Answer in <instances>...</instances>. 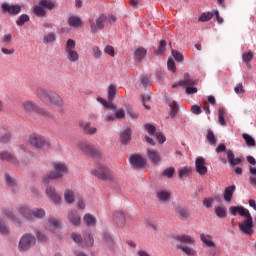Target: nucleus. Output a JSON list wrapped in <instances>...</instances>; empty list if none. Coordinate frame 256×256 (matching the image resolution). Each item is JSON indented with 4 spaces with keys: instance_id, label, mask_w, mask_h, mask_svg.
<instances>
[{
    "instance_id": "obj_1",
    "label": "nucleus",
    "mask_w": 256,
    "mask_h": 256,
    "mask_svg": "<svg viewBox=\"0 0 256 256\" xmlns=\"http://www.w3.org/2000/svg\"><path fill=\"white\" fill-rule=\"evenodd\" d=\"M34 93L45 105H53L54 107H63L65 105L63 98L53 90L37 87Z\"/></svg>"
},
{
    "instance_id": "obj_2",
    "label": "nucleus",
    "mask_w": 256,
    "mask_h": 256,
    "mask_svg": "<svg viewBox=\"0 0 256 256\" xmlns=\"http://www.w3.org/2000/svg\"><path fill=\"white\" fill-rule=\"evenodd\" d=\"M177 244L176 247L179 251H182L187 256H195L197 255V251L195 249L189 247V245H195V239L189 235H177L175 237Z\"/></svg>"
},
{
    "instance_id": "obj_3",
    "label": "nucleus",
    "mask_w": 256,
    "mask_h": 256,
    "mask_svg": "<svg viewBox=\"0 0 256 256\" xmlns=\"http://www.w3.org/2000/svg\"><path fill=\"white\" fill-rule=\"evenodd\" d=\"M27 143L32 149H35L36 151L51 149V141H49V139H47L45 136L38 133L30 134L28 136Z\"/></svg>"
},
{
    "instance_id": "obj_4",
    "label": "nucleus",
    "mask_w": 256,
    "mask_h": 256,
    "mask_svg": "<svg viewBox=\"0 0 256 256\" xmlns=\"http://www.w3.org/2000/svg\"><path fill=\"white\" fill-rule=\"evenodd\" d=\"M67 173H69V168H67V165H65V163H53V171L43 178V184L48 185V183H51V181H55V179L63 178V175H67Z\"/></svg>"
},
{
    "instance_id": "obj_5",
    "label": "nucleus",
    "mask_w": 256,
    "mask_h": 256,
    "mask_svg": "<svg viewBox=\"0 0 256 256\" xmlns=\"http://www.w3.org/2000/svg\"><path fill=\"white\" fill-rule=\"evenodd\" d=\"M22 109L25 113H37L38 115H42L43 117H48V119H55V116L49 112L46 108L40 107L31 100H25L22 102Z\"/></svg>"
},
{
    "instance_id": "obj_6",
    "label": "nucleus",
    "mask_w": 256,
    "mask_h": 256,
    "mask_svg": "<svg viewBox=\"0 0 256 256\" xmlns=\"http://www.w3.org/2000/svg\"><path fill=\"white\" fill-rule=\"evenodd\" d=\"M115 23L116 19L114 16L107 17L105 14H100L98 18L91 17L89 18V25L91 29V33H99V31H103L105 28V23Z\"/></svg>"
},
{
    "instance_id": "obj_7",
    "label": "nucleus",
    "mask_w": 256,
    "mask_h": 256,
    "mask_svg": "<svg viewBox=\"0 0 256 256\" xmlns=\"http://www.w3.org/2000/svg\"><path fill=\"white\" fill-rule=\"evenodd\" d=\"M18 213L22 215L26 221H33V217L34 219H45V215H47V212H45L43 208L30 209L27 206L19 207Z\"/></svg>"
},
{
    "instance_id": "obj_8",
    "label": "nucleus",
    "mask_w": 256,
    "mask_h": 256,
    "mask_svg": "<svg viewBox=\"0 0 256 256\" xmlns=\"http://www.w3.org/2000/svg\"><path fill=\"white\" fill-rule=\"evenodd\" d=\"M91 175L97 177L100 181H113V174L111 173V170L100 162L91 169Z\"/></svg>"
},
{
    "instance_id": "obj_9",
    "label": "nucleus",
    "mask_w": 256,
    "mask_h": 256,
    "mask_svg": "<svg viewBox=\"0 0 256 256\" xmlns=\"http://www.w3.org/2000/svg\"><path fill=\"white\" fill-rule=\"evenodd\" d=\"M77 147L89 157H94L95 159H101L103 157V151L101 148H97L87 142H80Z\"/></svg>"
},
{
    "instance_id": "obj_10",
    "label": "nucleus",
    "mask_w": 256,
    "mask_h": 256,
    "mask_svg": "<svg viewBox=\"0 0 256 256\" xmlns=\"http://www.w3.org/2000/svg\"><path fill=\"white\" fill-rule=\"evenodd\" d=\"M35 243H37V238L35 235L31 233H26L21 236L19 243H18V250L21 253H25V251H29L31 247H34Z\"/></svg>"
},
{
    "instance_id": "obj_11",
    "label": "nucleus",
    "mask_w": 256,
    "mask_h": 256,
    "mask_svg": "<svg viewBox=\"0 0 256 256\" xmlns=\"http://www.w3.org/2000/svg\"><path fill=\"white\" fill-rule=\"evenodd\" d=\"M115 95H117V87L115 85L110 84L108 87V101L103 98H97V101L101 103L106 109H112V111H117V105L113 103V99H115Z\"/></svg>"
},
{
    "instance_id": "obj_12",
    "label": "nucleus",
    "mask_w": 256,
    "mask_h": 256,
    "mask_svg": "<svg viewBox=\"0 0 256 256\" xmlns=\"http://www.w3.org/2000/svg\"><path fill=\"white\" fill-rule=\"evenodd\" d=\"M75 40L68 39L66 42V57L71 63L79 61V53L75 50Z\"/></svg>"
},
{
    "instance_id": "obj_13",
    "label": "nucleus",
    "mask_w": 256,
    "mask_h": 256,
    "mask_svg": "<svg viewBox=\"0 0 256 256\" xmlns=\"http://www.w3.org/2000/svg\"><path fill=\"white\" fill-rule=\"evenodd\" d=\"M63 223L59 218L55 216H50L46 219L44 224V229L46 231H49V233H55L57 229H61Z\"/></svg>"
},
{
    "instance_id": "obj_14",
    "label": "nucleus",
    "mask_w": 256,
    "mask_h": 256,
    "mask_svg": "<svg viewBox=\"0 0 256 256\" xmlns=\"http://www.w3.org/2000/svg\"><path fill=\"white\" fill-rule=\"evenodd\" d=\"M238 227L241 233L251 237V235H253V216H251V214L250 216H246L244 222L238 223Z\"/></svg>"
},
{
    "instance_id": "obj_15",
    "label": "nucleus",
    "mask_w": 256,
    "mask_h": 256,
    "mask_svg": "<svg viewBox=\"0 0 256 256\" xmlns=\"http://www.w3.org/2000/svg\"><path fill=\"white\" fill-rule=\"evenodd\" d=\"M112 221L114 225H116V227H119V229H123L127 221V216L123 211L114 212L112 216Z\"/></svg>"
},
{
    "instance_id": "obj_16",
    "label": "nucleus",
    "mask_w": 256,
    "mask_h": 256,
    "mask_svg": "<svg viewBox=\"0 0 256 256\" xmlns=\"http://www.w3.org/2000/svg\"><path fill=\"white\" fill-rule=\"evenodd\" d=\"M156 199L159 201V203H169V201H171V191L165 188L157 189Z\"/></svg>"
},
{
    "instance_id": "obj_17",
    "label": "nucleus",
    "mask_w": 256,
    "mask_h": 256,
    "mask_svg": "<svg viewBox=\"0 0 256 256\" xmlns=\"http://www.w3.org/2000/svg\"><path fill=\"white\" fill-rule=\"evenodd\" d=\"M5 181H6V187L8 191H11L12 193H19V185H17V180L13 178V176L9 174H5Z\"/></svg>"
},
{
    "instance_id": "obj_18",
    "label": "nucleus",
    "mask_w": 256,
    "mask_h": 256,
    "mask_svg": "<svg viewBox=\"0 0 256 256\" xmlns=\"http://www.w3.org/2000/svg\"><path fill=\"white\" fill-rule=\"evenodd\" d=\"M101 241L104 247H107V249H113L115 247V238H113V235L107 231L102 233Z\"/></svg>"
},
{
    "instance_id": "obj_19",
    "label": "nucleus",
    "mask_w": 256,
    "mask_h": 256,
    "mask_svg": "<svg viewBox=\"0 0 256 256\" xmlns=\"http://www.w3.org/2000/svg\"><path fill=\"white\" fill-rule=\"evenodd\" d=\"M197 81L192 80L191 77L189 76V73H185L184 74V79L180 80L178 82H176L175 84H173V89H175V87H193V85H196Z\"/></svg>"
},
{
    "instance_id": "obj_20",
    "label": "nucleus",
    "mask_w": 256,
    "mask_h": 256,
    "mask_svg": "<svg viewBox=\"0 0 256 256\" xmlns=\"http://www.w3.org/2000/svg\"><path fill=\"white\" fill-rule=\"evenodd\" d=\"M1 9L3 13H8V15H19V13H21V6L19 5H9L7 3H3L1 5Z\"/></svg>"
},
{
    "instance_id": "obj_21",
    "label": "nucleus",
    "mask_w": 256,
    "mask_h": 256,
    "mask_svg": "<svg viewBox=\"0 0 256 256\" xmlns=\"http://www.w3.org/2000/svg\"><path fill=\"white\" fill-rule=\"evenodd\" d=\"M230 213L234 217L238 215H241V217H249L251 216V212L247 210V208L243 206H231L230 207Z\"/></svg>"
},
{
    "instance_id": "obj_22",
    "label": "nucleus",
    "mask_w": 256,
    "mask_h": 256,
    "mask_svg": "<svg viewBox=\"0 0 256 256\" xmlns=\"http://www.w3.org/2000/svg\"><path fill=\"white\" fill-rule=\"evenodd\" d=\"M46 195L55 203L56 205H59L61 203V196L57 194V191L52 186L46 187Z\"/></svg>"
},
{
    "instance_id": "obj_23",
    "label": "nucleus",
    "mask_w": 256,
    "mask_h": 256,
    "mask_svg": "<svg viewBox=\"0 0 256 256\" xmlns=\"http://www.w3.org/2000/svg\"><path fill=\"white\" fill-rule=\"evenodd\" d=\"M68 218L70 223L75 225V227H79V225H81V214H79L77 210H71L68 214Z\"/></svg>"
},
{
    "instance_id": "obj_24",
    "label": "nucleus",
    "mask_w": 256,
    "mask_h": 256,
    "mask_svg": "<svg viewBox=\"0 0 256 256\" xmlns=\"http://www.w3.org/2000/svg\"><path fill=\"white\" fill-rule=\"evenodd\" d=\"M193 175V168L184 166L178 169V179H187Z\"/></svg>"
},
{
    "instance_id": "obj_25",
    "label": "nucleus",
    "mask_w": 256,
    "mask_h": 256,
    "mask_svg": "<svg viewBox=\"0 0 256 256\" xmlns=\"http://www.w3.org/2000/svg\"><path fill=\"white\" fill-rule=\"evenodd\" d=\"M196 173H198L201 177H205L207 175V164L205 161H196L195 162Z\"/></svg>"
},
{
    "instance_id": "obj_26",
    "label": "nucleus",
    "mask_w": 256,
    "mask_h": 256,
    "mask_svg": "<svg viewBox=\"0 0 256 256\" xmlns=\"http://www.w3.org/2000/svg\"><path fill=\"white\" fill-rule=\"evenodd\" d=\"M130 167L135 171H147V161H130Z\"/></svg>"
},
{
    "instance_id": "obj_27",
    "label": "nucleus",
    "mask_w": 256,
    "mask_h": 256,
    "mask_svg": "<svg viewBox=\"0 0 256 256\" xmlns=\"http://www.w3.org/2000/svg\"><path fill=\"white\" fill-rule=\"evenodd\" d=\"M176 209V215L179 217V219H187L189 217V212L187 211V207L177 205L175 206Z\"/></svg>"
},
{
    "instance_id": "obj_28",
    "label": "nucleus",
    "mask_w": 256,
    "mask_h": 256,
    "mask_svg": "<svg viewBox=\"0 0 256 256\" xmlns=\"http://www.w3.org/2000/svg\"><path fill=\"white\" fill-rule=\"evenodd\" d=\"M64 201L68 203V205H73L75 203V192L71 189L65 190Z\"/></svg>"
},
{
    "instance_id": "obj_29",
    "label": "nucleus",
    "mask_w": 256,
    "mask_h": 256,
    "mask_svg": "<svg viewBox=\"0 0 256 256\" xmlns=\"http://www.w3.org/2000/svg\"><path fill=\"white\" fill-rule=\"evenodd\" d=\"M235 189H237L235 187V185L232 186H228L225 188L224 194H223V199L224 201H231V199H233V194L235 193Z\"/></svg>"
},
{
    "instance_id": "obj_30",
    "label": "nucleus",
    "mask_w": 256,
    "mask_h": 256,
    "mask_svg": "<svg viewBox=\"0 0 256 256\" xmlns=\"http://www.w3.org/2000/svg\"><path fill=\"white\" fill-rule=\"evenodd\" d=\"M214 212L218 219H225L227 217V208L225 206H216Z\"/></svg>"
},
{
    "instance_id": "obj_31",
    "label": "nucleus",
    "mask_w": 256,
    "mask_h": 256,
    "mask_svg": "<svg viewBox=\"0 0 256 256\" xmlns=\"http://www.w3.org/2000/svg\"><path fill=\"white\" fill-rule=\"evenodd\" d=\"M120 139L124 145H127L131 141V128H126L121 133Z\"/></svg>"
},
{
    "instance_id": "obj_32",
    "label": "nucleus",
    "mask_w": 256,
    "mask_h": 256,
    "mask_svg": "<svg viewBox=\"0 0 256 256\" xmlns=\"http://www.w3.org/2000/svg\"><path fill=\"white\" fill-rule=\"evenodd\" d=\"M81 127L86 135H95V133H97V129L91 127V122L81 124Z\"/></svg>"
},
{
    "instance_id": "obj_33",
    "label": "nucleus",
    "mask_w": 256,
    "mask_h": 256,
    "mask_svg": "<svg viewBox=\"0 0 256 256\" xmlns=\"http://www.w3.org/2000/svg\"><path fill=\"white\" fill-rule=\"evenodd\" d=\"M200 239L207 247H215V242L211 240V235L200 234Z\"/></svg>"
},
{
    "instance_id": "obj_34",
    "label": "nucleus",
    "mask_w": 256,
    "mask_h": 256,
    "mask_svg": "<svg viewBox=\"0 0 256 256\" xmlns=\"http://www.w3.org/2000/svg\"><path fill=\"white\" fill-rule=\"evenodd\" d=\"M0 159L2 161H13L15 160V155L10 151L3 150L0 152Z\"/></svg>"
},
{
    "instance_id": "obj_35",
    "label": "nucleus",
    "mask_w": 256,
    "mask_h": 256,
    "mask_svg": "<svg viewBox=\"0 0 256 256\" xmlns=\"http://www.w3.org/2000/svg\"><path fill=\"white\" fill-rule=\"evenodd\" d=\"M68 24L70 25V27H81V25H83V22L81 21V18L77 17V16H72L68 19Z\"/></svg>"
},
{
    "instance_id": "obj_36",
    "label": "nucleus",
    "mask_w": 256,
    "mask_h": 256,
    "mask_svg": "<svg viewBox=\"0 0 256 256\" xmlns=\"http://www.w3.org/2000/svg\"><path fill=\"white\" fill-rule=\"evenodd\" d=\"M241 162L240 161H229V167L231 171H234L236 175H243V169L240 167H236V165H239Z\"/></svg>"
},
{
    "instance_id": "obj_37",
    "label": "nucleus",
    "mask_w": 256,
    "mask_h": 256,
    "mask_svg": "<svg viewBox=\"0 0 256 256\" xmlns=\"http://www.w3.org/2000/svg\"><path fill=\"white\" fill-rule=\"evenodd\" d=\"M83 221L87 227H94V225L97 223V220L91 214H86L83 218Z\"/></svg>"
},
{
    "instance_id": "obj_38",
    "label": "nucleus",
    "mask_w": 256,
    "mask_h": 256,
    "mask_svg": "<svg viewBox=\"0 0 256 256\" xmlns=\"http://www.w3.org/2000/svg\"><path fill=\"white\" fill-rule=\"evenodd\" d=\"M39 5L40 7H43L44 9H48L49 11L55 9V2L51 0H40Z\"/></svg>"
},
{
    "instance_id": "obj_39",
    "label": "nucleus",
    "mask_w": 256,
    "mask_h": 256,
    "mask_svg": "<svg viewBox=\"0 0 256 256\" xmlns=\"http://www.w3.org/2000/svg\"><path fill=\"white\" fill-rule=\"evenodd\" d=\"M242 137H243L247 147H255L256 142H255V138L254 137H252L249 134H245V133L242 135Z\"/></svg>"
},
{
    "instance_id": "obj_40",
    "label": "nucleus",
    "mask_w": 256,
    "mask_h": 256,
    "mask_svg": "<svg viewBox=\"0 0 256 256\" xmlns=\"http://www.w3.org/2000/svg\"><path fill=\"white\" fill-rule=\"evenodd\" d=\"M145 55H147V50H145V48H137L135 50V57L137 61H143V59H145Z\"/></svg>"
},
{
    "instance_id": "obj_41",
    "label": "nucleus",
    "mask_w": 256,
    "mask_h": 256,
    "mask_svg": "<svg viewBox=\"0 0 256 256\" xmlns=\"http://www.w3.org/2000/svg\"><path fill=\"white\" fill-rule=\"evenodd\" d=\"M33 11H34V14H36L37 17H45V15H47V11L41 5L34 6Z\"/></svg>"
},
{
    "instance_id": "obj_42",
    "label": "nucleus",
    "mask_w": 256,
    "mask_h": 256,
    "mask_svg": "<svg viewBox=\"0 0 256 256\" xmlns=\"http://www.w3.org/2000/svg\"><path fill=\"white\" fill-rule=\"evenodd\" d=\"M211 19H213V13L204 12L200 15V17L198 18V21L200 23H207V21H211Z\"/></svg>"
},
{
    "instance_id": "obj_43",
    "label": "nucleus",
    "mask_w": 256,
    "mask_h": 256,
    "mask_svg": "<svg viewBox=\"0 0 256 256\" xmlns=\"http://www.w3.org/2000/svg\"><path fill=\"white\" fill-rule=\"evenodd\" d=\"M218 121L222 127L227 125V121H225V108H219L218 110Z\"/></svg>"
},
{
    "instance_id": "obj_44",
    "label": "nucleus",
    "mask_w": 256,
    "mask_h": 256,
    "mask_svg": "<svg viewBox=\"0 0 256 256\" xmlns=\"http://www.w3.org/2000/svg\"><path fill=\"white\" fill-rule=\"evenodd\" d=\"M84 243L86 247H93L95 239L91 234H84Z\"/></svg>"
},
{
    "instance_id": "obj_45",
    "label": "nucleus",
    "mask_w": 256,
    "mask_h": 256,
    "mask_svg": "<svg viewBox=\"0 0 256 256\" xmlns=\"http://www.w3.org/2000/svg\"><path fill=\"white\" fill-rule=\"evenodd\" d=\"M13 137V134L11 132H6L0 136V143H3L4 145H7L11 141V138Z\"/></svg>"
},
{
    "instance_id": "obj_46",
    "label": "nucleus",
    "mask_w": 256,
    "mask_h": 256,
    "mask_svg": "<svg viewBox=\"0 0 256 256\" xmlns=\"http://www.w3.org/2000/svg\"><path fill=\"white\" fill-rule=\"evenodd\" d=\"M56 39L57 36H55V33L50 32L43 37V43H55Z\"/></svg>"
},
{
    "instance_id": "obj_47",
    "label": "nucleus",
    "mask_w": 256,
    "mask_h": 256,
    "mask_svg": "<svg viewBox=\"0 0 256 256\" xmlns=\"http://www.w3.org/2000/svg\"><path fill=\"white\" fill-rule=\"evenodd\" d=\"M27 21H29V15L27 14H22L18 20L16 21V25H18L19 27H23V25H25V23H27Z\"/></svg>"
},
{
    "instance_id": "obj_48",
    "label": "nucleus",
    "mask_w": 256,
    "mask_h": 256,
    "mask_svg": "<svg viewBox=\"0 0 256 256\" xmlns=\"http://www.w3.org/2000/svg\"><path fill=\"white\" fill-rule=\"evenodd\" d=\"M173 175H175V169L173 167L166 168L162 172V177H167V179H171V177H173Z\"/></svg>"
},
{
    "instance_id": "obj_49",
    "label": "nucleus",
    "mask_w": 256,
    "mask_h": 256,
    "mask_svg": "<svg viewBox=\"0 0 256 256\" xmlns=\"http://www.w3.org/2000/svg\"><path fill=\"white\" fill-rule=\"evenodd\" d=\"M207 141L210 143V145H215L217 143V138H215V133L212 132V130L207 131Z\"/></svg>"
},
{
    "instance_id": "obj_50",
    "label": "nucleus",
    "mask_w": 256,
    "mask_h": 256,
    "mask_svg": "<svg viewBox=\"0 0 256 256\" xmlns=\"http://www.w3.org/2000/svg\"><path fill=\"white\" fill-rule=\"evenodd\" d=\"M148 156H149V159H151V161H160L161 160V156L159 155V152L154 151V150L148 151Z\"/></svg>"
},
{
    "instance_id": "obj_51",
    "label": "nucleus",
    "mask_w": 256,
    "mask_h": 256,
    "mask_svg": "<svg viewBox=\"0 0 256 256\" xmlns=\"http://www.w3.org/2000/svg\"><path fill=\"white\" fill-rule=\"evenodd\" d=\"M4 215L7 217V219H10V221H13L17 214H15V211L12 208L4 210Z\"/></svg>"
},
{
    "instance_id": "obj_52",
    "label": "nucleus",
    "mask_w": 256,
    "mask_h": 256,
    "mask_svg": "<svg viewBox=\"0 0 256 256\" xmlns=\"http://www.w3.org/2000/svg\"><path fill=\"white\" fill-rule=\"evenodd\" d=\"M0 233L1 235H9V227L5 224V221L0 219Z\"/></svg>"
},
{
    "instance_id": "obj_53",
    "label": "nucleus",
    "mask_w": 256,
    "mask_h": 256,
    "mask_svg": "<svg viewBox=\"0 0 256 256\" xmlns=\"http://www.w3.org/2000/svg\"><path fill=\"white\" fill-rule=\"evenodd\" d=\"M36 237L38 241H41L42 243L49 241V236H47L44 232L41 231L36 232Z\"/></svg>"
},
{
    "instance_id": "obj_54",
    "label": "nucleus",
    "mask_w": 256,
    "mask_h": 256,
    "mask_svg": "<svg viewBox=\"0 0 256 256\" xmlns=\"http://www.w3.org/2000/svg\"><path fill=\"white\" fill-rule=\"evenodd\" d=\"M170 115L171 117H176L177 113H179V105L177 102H173L172 105L170 106Z\"/></svg>"
},
{
    "instance_id": "obj_55",
    "label": "nucleus",
    "mask_w": 256,
    "mask_h": 256,
    "mask_svg": "<svg viewBox=\"0 0 256 256\" xmlns=\"http://www.w3.org/2000/svg\"><path fill=\"white\" fill-rule=\"evenodd\" d=\"M227 159H228V161H243V159H245V158H241V157L235 158V154L233 153V151L228 150L227 151Z\"/></svg>"
},
{
    "instance_id": "obj_56",
    "label": "nucleus",
    "mask_w": 256,
    "mask_h": 256,
    "mask_svg": "<svg viewBox=\"0 0 256 256\" xmlns=\"http://www.w3.org/2000/svg\"><path fill=\"white\" fill-rule=\"evenodd\" d=\"M213 203H215L214 198H205L203 200V205L206 207V209H211V207H213Z\"/></svg>"
},
{
    "instance_id": "obj_57",
    "label": "nucleus",
    "mask_w": 256,
    "mask_h": 256,
    "mask_svg": "<svg viewBox=\"0 0 256 256\" xmlns=\"http://www.w3.org/2000/svg\"><path fill=\"white\" fill-rule=\"evenodd\" d=\"M167 46V42L165 40H161L159 44V48L156 50L157 55H161L165 52V47Z\"/></svg>"
},
{
    "instance_id": "obj_58",
    "label": "nucleus",
    "mask_w": 256,
    "mask_h": 256,
    "mask_svg": "<svg viewBox=\"0 0 256 256\" xmlns=\"http://www.w3.org/2000/svg\"><path fill=\"white\" fill-rule=\"evenodd\" d=\"M71 238L77 243V245H81V243H83V237H81V234L72 233Z\"/></svg>"
},
{
    "instance_id": "obj_59",
    "label": "nucleus",
    "mask_w": 256,
    "mask_h": 256,
    "mask_svg": "<svg viewBox=\"0 0 256 256\" xmlns=\"http://www.w3.org/2000/svg\"><path fill=\"white\" fill-rule=\"evenodd\" d=\"M242 59L245 63L253 60V52H246L242 55Z\"/></svg>"
},
{
    "instance_id": "obj_60",
    "label": "nucleus",
    "mask_w": 256,
    "mask_h": 256,
    "mask_svg": "<svg viewBox=\"0 0 256 256\" xmlns=\"http://www.w3.org/2000/svg\"><path fill=\"white\" fill-rule=\"evenodd\" d=\"M172 57H174L175 61H183V54H181L179 51L177 50H172Z\"/></svg>"
},
{
    "instance_id": "obj_61",
    "label": "nucleus",
    "mask_w": 256,
    "mask_h": 256,
    "mask_svg": "<svg viewBox=\"0 0 256 256\" xmlns=\"http://www.w3.org/2000/svg\"><path fill=\"white\" fill-rule=\"evenodd\" d=\"M92 52L94 55L95 59H100L101 55H103V53L101 52V50L99 49V46H95L92 48Z\"/></svg>"
},
{
    "instance_id": "obj_62",
    "label": "nucleus",
    "mask_w": 256,
    "mask_h": 256,
    "mask_svg": "<svg viewBox=\"0 0 256 256\" xmlns=\"http://www.w3.org/2000/svg\"><path fill=\"white\" fill-rule=\"evenodd\" d=\"M149 101H151V96H149V95L142 96L143 105H144L145 109H148V110L151 109V106L147 104V103H149Z\"/></svg>"
},
{
    "instance_id": "obj_63",
    "label": "nucleus",
    "mask_w": 256,
    "mask_h": 256,
    "mask_svg": "<svg viewBox=\"0 0 256 256\" xmlns=\"http://www.w3.org/2000/svg\"><path fill=\"white\" fill-rule=\"evenodd\" d=\"M146 131H148V133H150V135H154L155 131H157V128L151 124H145L144 125Z\"/></svg>"
},
{
    "instance_id": "obj_64",
    "label": "nucleus",
    "mask_w": 256,
    "mask_h": 256,
    "mask_svg": "<svg viewBox=\"0 0 256 256\" xmlns=\"http://www.w3.org/2000/svg\"><path fill=\"white\" fill-rule=\"evenodd\" d=\"M116 119H125V110L124 109H118L116 110Z\"/></svg>"
}]
</instances>
